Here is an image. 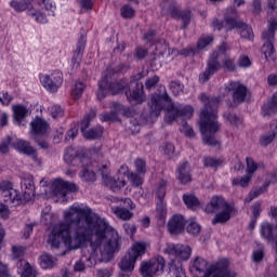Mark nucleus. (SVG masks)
I'll return each instance as SVG.
<instances>
[{
	"mask_svg": "<svg viewBox=\"0 0 277 277\" xmlns=\"http://www.w3.org/2000/svg\"><path fill=\"white\" fill-rule=\"evenodd\" d=\"M65 223H58L52 229L49 242L60 248L62 241L69 250L83 248L90 243L93 253L100 252L103 261H109L114 252L120 250V236L116 229H109L105 219L92 212V209L70 207L64 213Z\"/></svg>",
	"mask_w": 277,
	"mask_h": 277,
	"instance_id": "f257e3e1",
	"label": "nucleus"
},
{
	"mask_svg": "<svg viewBox=\"0 0 277 277\" xmlns=\"http://www.w3.org/2000/svg\"><path fill=\"white\" fill-rule=\"evenodd\" d=\"M124 70V65L120 64L116 69L108 70L107 79H109V72H122ZM142 75L137 74L132 76L130 80L123 78L121 80H115L107 82L108 92L116 96L120 92L124 91L126 97L129 103L133 105H142L146 101V95H144V83L140 80Z\"/></svg>",
	"mask_w": 277,
	"mask_h": 277,
	"instance_id": "f03ea898",
	"label": "nucleus"
},
{
	"mask_svg": "<svg viewBox=\"0 0 277 277\" xmlns=\"http://www.w3.org/2000/svg\"><path fill=\"white\" fill-rule=\"evenodd\" d=\"M150 114L156 118L161 116V110L167 107V121L169 124L174 122L175 118H192L194 116V108L192 106L179 105L177 107L172 104V98L168 95L166 87L160 85L158 88V93L151 95L150 102L148 103Z\"/></svg>",
	"mask_w": 277,
	"mask_h": 277,
	"instance_id": "7ed1b4c3",
	"label": "nucleus"
},
{
	"mask_svg": "<svg viewBox=\"0 0 277 277\" xmlns=\"http://www.w3.org/2000/svg\"><path fill=\"white\" fill-rule=\"evenodd\" d=\"M200 100L206 103L201 109L200 115V131L205 144L208 146H219L220 142L213 136L220 131V123L217 122V105H220L219 97L208 98L206 94L200 95Z\"/></svg>",
	"mask_w": 277,
	"mask_h": 277,
	"instance_id": "20e7f679",
	"label": "nucleus"
},
{
	"mask_svg": "<svg viewBox=\"0 0 277 277\" xmlns=\"http://www.w3.org/2000/svg\"><path fill=\"white\" fill-rule=\"evenodd\" d=\"M24 194L21 196L18 190L14 189L11 182L3 181L0 183V192L4 198V202L11 205H25V202H31L34 196H36V186H34V179L27 177L23 180Z\"/></svg>",
	"mask_w": 277,
	"mask_h": 277,
	"instance_id": "39448f33",
	"label": "nucleus"
},
{
	"mask_svg": "<svg viewBox=\"0 0 277 277\" xmlns=\"http://www.w3.org/2000/svg\"><path fill=\"white\" fill-rule=\"evenodd\" d=\"M190 272L203 274V277H237V273L228 268L226 260H220L209 267V262L200 256L190 262Z\"/></svg>",
	"mask_w": 277,
	"mask_h": 277,
	"instance_id": "423d86ee",
	"label": "nucleus"
},
{
	"mask_svg": "<svg viewBox=\"0 0 277 277\" xmlns=\"http://www.w3.org/2000/svg\"><path fill=\"white\" fill-rule=\"evenodd\" d=\"M64 161L69 163V166H81L82 171L80 172V177L85 183H94L96 181V173L94 172V168H92V163L88 158L79 156L77 154V149L69 147L66 149L64 155Z\"/></svg>",
	"mask_w": 277,
	"mask_h": 277,
	"instance_id": "0eeeda50",
	"label": "nucleus"
},
{
	"mask_svg": "<svg viewBox=\"0 0 277 277\" xmlns=\"http://www.w3.org/2000/svg\"><path fill=\"white\" fill-rule=\"evenodd\" d=\"M206 213H216L212 220V224H225L230 220V214L235 211L233 206L228 205L222 196H213L206 206Z\"/></svg>",
	"mask_w": 277,
	"mask_h": 277,
	"instance_id": "6e6552de",
	"label": "nucleus"
},
{
	"mask_svg": "<svg viewBox=\"0 0 277 277\" xmlns=\"http://www.w3.org/2000/svg\"><path fill=\"white\" fill-rule=\"evenodd\" d=\"M145 245L140 242L134 243L119 263L121 272H123L128 277L131 276V272L135 269V263L142 259V255L145 254Z\"/></svg>",
	"mask_w": 277,
	"mask_h": 277,
	"instance_id": "1a4fd4ad",
	"label": "nucleus"
},
{
	"mask_svg": "<svg viewBox=\"0 0 277 277\" xmlns=\"http://www.w3.org/2000/svg\"><path fill=\"white\" fill-rule=\"evenodd\" d=\"M161 12L164 16L170 15L172 18H175L176 21H182L183 25L181 29H186L187 25L192 23V11H180L179 8H176V3L174 2V0H163L161 2Z\"/></svg>",
	"mask_w": 277,
	"mask_h": 277,
	"instance_id": "9d476101",
	"label": "nucleus"
},
{
	"mask_svg": "<svg viewBox=\"0 0 277 277\" xmlns=\"http://www.w3.org/2000/svg\"><path fill=\"white\" fill-rule=\"evenodd\" d=\"M163 269H166V259L158 255L149 261H143L140 266V274L142 277L161 276Z\"/></svg>",
	"mask_w": 277,
	"mask_h": 277,
	"instance_id": "9b49d317",
	"label": "nucleus"
},
{
	"mask_svg": "<svg viewBox=\"0 0 277 277\" xmlns=\"http://www.w3.org/2000/svg\"><path fill=\"white\" fill-rule=\"evenodd\" d=\"M77 189H79L77 184L62 179H56L52 184V193L56 198H66L68 194H72L77 192Z\"/></svg>",
	"mask_w": 277,
	"mask_h": 277,
	"instance_id": "f8f14e48",
	"label": "nucleus"
},
{
	"mask_svg": "<svg viewBox=\"0 0 277 277\" xmlns=\"http://www.w3.org/2000/svg\"><path fill=\"white\" fill-rule=\"evenodd\" d=\"M164 254L175 256L176 261H188L189 256H192V247L181 243H168L164 248Z\"/></svg>",
	"mask_w": 277,
	"mask_h": 277,
	"instance_id": "ddd939ff",
	"label": "nucleus"
},
{
	"mask_svg": "<svg viewBox=\"0 0 277 277\" xmlns=\"http://www.w3.org/2000/svg\"><path fill=\"white\" fill-rule=\"evenodd\" d=\"M13 148L21 155H25L26 157H30L35 163H40V158H38V150L31 146V143L25 141L23 138H17L12 142Z\"/></svg>",
	"mask_w": 277,
	"mask_h": 277,
	"instance_id": "4468645a",
	"label": "nucleus"
},
{
	"mask_svg": "<svg viewBox=\"0 0 277 277\" xmlns=\"http://www.w3.org/2000/svg\"><path fill=\"white\" fill-rule=\"evenodd\" d=\"M219 55L220 53L217 52L211 54L206 70L199 75L200 83H207V81H209V79L220 70V61L217 60Z\"/></svg>",
	"mask_w": 277,
	"mask_h": 277,
	"instance_id": "2eb2a0df",
	"label": "nucleus"
},
{
	"mask_svg": "<svg viewBox=\"0 0 277 277\" xmlns=\"http://www.w3.org/2000/svg\"><path fill=\"white\" fill-rule=\"evenodd\" d=\"M41 83L45 90L49 92H57L60 85H62V74L60 71H53L52 74H47L40 77Z\"/></svg>",
	"mask_w": 277,
	"mask_h": 277,
	"instance_id": "dca6fc26",
	"label": "nucleus"
},
{
	"mask_svg": "<svg viewBox=\"0 0 277 277\" xmlns=\"http://www.w3.org/2000/svg\"><path fill=\"white\" fill-rule=\"evenodd\" d=\"M163 55H170V48L166 41H163V43H156V53L150 61V67L153 70H159V68H161L163 64Z\"/></svg>",
	"mask_w": 277,
	"mask_h": 277,
	"instance_id": "f3484780",
	"label": "nucleus"
},
{
	"mask_svg": "<svg viewBox=\"0 0 277 277\" xmlns=\"http://www.w3.org/2000/svg\"><path fill=\"white\" fill-rule=\"evenodd\" d=\"M227 92H232L234 103H243L248 96V88L241 82H229L226 85Z\"/></svg>",
	"mask_w": 277,
	"mask_h": 277,
	"instance_id": "a211bd4d",
	"label": "nucleus"
},
{
	"mask_svg": "<svg viewBox=\"0 0 277 277\" xmlns=\"http://www.w3.org/2000/svg\"><path fill=\"white\" fill-rule=\"evenodd\" d=\"M47 131H49V123L44 119L37 117L30 122L31 140H38V137L47 135Z\"/></svg>",
	"mask_w": 277,
	"mask_h": 277,
	"instance_id": "6ab92c4d",
	"label": "nucleus"
},
{
	"mask_svg": "<svg viewBox=\"0 0 277 277\" xmlns=\"http://www.w3.org/2000/svg\"><path fill=\"white\" fill-rule=\"evenodd\" d=\"M185 217L181 214H175L168 222V230L171 235H181L185 230Z\"/></svg>",
	"mask_w": 277,
	"mask_h": 277,
	"instance_id": "aec40b11",
	"label": "nucleus"
},
{
	"mask_svg": "<svg viewBox=\"0 0 277 277\" xmlns=\"http://www.w3.org/2000/svg\"><path fill=\"white\" fill-rule=\"evenodd\" d=\"M88 127H90V120H82L80 131L85 140H98V137L103 136V127L97 126L91 130H88Z\"/></svg>",
	"mask_w": 277,
	"mask_h": 277,
	"instance_id": "412c9836",
	"label": "nucleus"
},
{
	"mask_svg": "<svg viewBox=\"0 0 277 277\" xmlns=\"http://www.w3.org/2000/svg\"><path fill=\"white\" fill-rule=\"evenodd\" d=\"M176 179L181 185H187L192 183V173L189 162H182L176 169Z\"/></svg>",
	"mask_w": 277,
	"mask_h": 277,
	"instance_id": "4be33fe9",
	"label": "nucleus"
},
{
	"mask_svg": "<svg viewBox=\"0 0 277 277\" xmlns=\"http://www.w3.org/2000/svg\"><path fill=\"white\" fill-rule=\"evenodd\" d=\"M169 277H187L185 268L180 261L172 260L169 264Z\"/></svg>",
	"mask_w": 277,
	"mask_h": 277,
	"instance_id": "5701e85b",
	"label": "nucleus"
},
{
	"mask_svg": "<svg viewBox=\"0 0 277 277\" xmlns=\"http://www.w3.org/2000/svg\"><path fill=\"white\" fill-rule=\"evenodd\" d=\"M274 114H277V92L273 94L271 102L268 104H264L262 107L263 118L274 116Z\"/></svg>",
	"mask_w": 277,
	"mask_h": 277,
	"instance_id": "b1692460",
	"label": "nucleus"
},
{
	"mask_svg": "<svg viewBox=\"0 0 277 277\" xmlns=\"http://www.w3.org/2000/svg\"><path fill=\"white\" fill-rule=\"evenodd\" d=\"M105 183H106V186L109 187V189H111V192H114L115 194L120 192V189H122V187L127 185V181L120 176H118L117 179L108 177L105 181Z\"/></svg>",
	"mask_w": 277,
	"mask_h": 277,
	"instance_id": "393cba45",
	"label": "nucleus"
},
{
	"mask_svg": "<svg viewBox=\"0 0 277 277\" xmlns=\"http://www.w3.org/2000/svg\"><path fill=\"white\" fill-rule=\"evenodd\" d=\"M121 172L123 174H127V176L130 179L133 187H140V185H142L144 183V181L137 173L129 172V167H127V166L120 167L119 174H121Z\"/></svg>",
	"mask_w": 277,
	"mask_h": 277,
	"instance_id": "a878e982",
	"label": "nucleus"
},
{
	"mask_svg": "<svg viewBox=\"0 0 277 277\" xmlns=\"http://www.w3.org/2000/svg\"><path fill=\"white\" fill-rule=\"evenodd\" d=\"M264 40H266V41L263 44L261 51H262L265 60L275 61L276 55H274V53H276V50H274V39H264Z\"/></svg>",
	"mask_w": 277,
	"mask_h": 277,
	"instance_id": "bb28decb",
	"label": "nucleus"
},
{
	"mask_svg": "<svg viewBox=\"0 0 277 277\" xmlns=\"http://www.w3.org/2000/svg\"><path fill=\"white\" fill-rule=\"evenodd\" d=\"M183 202L186 205L187 209H190L192 211H196V209H200V200L195 195L184 194Z\"/></svg>",
	"mask_w": 277,
	"mask_h": 277,
	"instance_id": "cd10ccee",
	"label": "nucleus"
},
{
	"mask_svg": "<svg viewBox=\"0 0 277 277\" xmlns=\"http://www.w3.org/2000/svg\"><path fill=\"white\" fill-rule=\"evenodd\" d=\"M83 261H88V267H94V265H96V258L94 254L89 258L82 256L81 261L76 262L74 265V272H83L85 269V263H83Z\"/></svg>",
	"mask_w": 277,
	"mask_h": 277,
	"instance_id": "c85d7f7f",
	"label": "nucleus"
},
{
	"mask_svg": "<svg viewBox=\"0 0 277 277\" xmlns=\"http://www.w3.org/2000/svg\"><path fill=\"white\" fill-rule=\"evenodd\" d=\"M32 1L34 0H13L10 2V5L13 8V10H15V12H25V10H34V5H31Z\"/></svg>",
	"mask_w": 277,
	"mask_h": 277,
	"instance_id": "c756f323",
	"label": "nucleus"
},
{
	"mask_svg": "<svg viewBox=\"0 0 277 277\" xmlns=\"http://www.w3.org/2000/svg\"><path fill=\"white\" fill-rule=\"evenodd\" d=\"M167 189H168V181L160 180L154 192V196L155 198H157L158 202H163V198H166Z\"/></svg>",
	"mask_w": 277,
	"mask_h": 277,
	"instance_id": "7c9ffc66",
	"label": "nucleus"
},
{
	"mask_svg": "<svg viewBox=\"0 0 277 277\" xmlns=\"http://www.w3.org/2000/svg\"><path fill=\"white\" fill-rule=\"evenodd\" d=\"M268 30L263 32L264 40H274L275 31L277 29V15L268 19Z\"/></svg>",
	"mask_w": 277,
	"mask_h": 277,
	"instance_id": "2f4dec72",
	"label": "nucleus"
},
{
	"mask_svg": "<svg viewBox=\"0 0 277 277\" xmlns=\"http://www.w3.org/2000/svg\"><path fill=\"white\" fill-rule=\"evenodd\" d=\"M113 202H120L118 207H115V209H127L130 211H133L135 209V203H133V200L131 198H120V197H113Z\"/></svg>",
	"mask_w": 277,
	"mask_h": 277,
	"instance_id": "473e14b6",
	"label": "nucleus"
},
{
	"mask_svg": "<svg viewBox=\"0 0 277 277\" xmlns=\"http://www.w3.org/2000/svg\"><path fill=\"white\" fill-rule=\"evenodd\" d=\"M13 114L16 122H23V120L27 117V114H29V110L23 105H15L13 106Z\"/></svg>",
	"mask_w": 277,
	"mask_h": 277,
	"instance_id": "72a5a7b5",
	"label": "nucleus"
},
{
	"mask_svg": "<svg viewBox=\"0 0 277 277\" xmlns=\"http://www.w3.org/2000/svg\"><path fill=\"white\" fill-rule=\"evenodd\" d=\"M108 78L107 76H103L98 81V90H97V98L101 101L107 96V92H109V88L107 87Z\"/></svg>",
	"mask_w": 277,
	"mask_h": 277,
	"instance_id": "f704fd0d",
	"label": "nucleus"
},
{
	"mask_svg": "<svg viewBox=\"0 0 277 277\" xmlns=\"http://www.w3.org/2000/svg\"><path fill=\"white\" fill-rule=\"evenodd\" d=\"M238 29L241 38H245L246 40H252L254 38V32L252 31V27H250L248 24L241 22L238 25Z\"/></svg>",
	"mask_w": 277,
	"mask_h": 277,
	"instance_id": "c9c22d12",
	"label": "nucleus"
},
{
	"mask_svg": "<svg viewBox=\"0 0 277 277\" xmlns=\"http://www.w3.org/2000/svg\"><path fill=\"white\" fill-rule=\"evenodd\" d=\"M17 267L22 272V277H34V271L31 269V264L26 260H21L17 263Z\"/></svg>",
	"mask_w": 277,
	"mask_h": 277,
	"instance_id": "e433bc0d",
	"label": "nucleus"
},
{
	"mask_svg": "<svg viewBox=\"0 0 277 277\" xmlns=\"http://www.w3.org/2000/svg\"><path fill=\"white\" fill-rule=\"evenodd\" d=\"M113 212L117 217H119V220H123L124 222H128V220L133 217V212L124 208H113Z\"/></svg>",
	"mask_w": 277,
	"mask_h": 277,
	"instance_id": "4c0bfd02",
	"label": "nucleus"
},
{
	"mask_svg": "<svg viewBox=\"0 0 277 277\" xmlns=\"http://www.w3.org/2000/svg\"><path fill=\"white\" fill-rule=\"evenodd\" d=\"M40 259H41V267L43 269L55 267V263H57V260L55 258H52L51 254L49 253L42 254Z\"/></svg>",
	"mask_w": 277,
	"mask_h": 277,
	"instance_id": "58836bf2",
	"label": "nucleus"
},
{
	"mask_svg": "<svg viewBox=\"0 0 277 277\" xmlns=\"http://www.w3.org/2000/svg\"><path fill=\"white\" fill-rule=\"evenodd\" d=\"M166 215H168V210H166V202L157 201V205H156L157 220H160V222H166Z\"/></svg>",
	"mask_w": 277,
	"mask_h": 277,
	"instance_id": "ea45409f",
	"label": "nucleus"
},
{
	"mask_svg": "<svg viewBox=\"0 0 277 277\" xmlns=\"http://www.w3.org/2000/svg\"><path fill=\"white\" fill-rule=\"evenodd\" d=\"M83 90H85V84L83 82H76L71 89V96L75 101L81 98L83 95Z\"/></svg>",
	"mask_w": 277,
	"mask_h": 277,
	"instance_id": "a19ab883",
	"label": "nucleus"
},
{
	"mask_svg": "<svg viewBox=\"0 0 277 277\" xmlns=\"http://www.w3.org/2000/svg\"><path fill=\"white\" fill-rule=\"evenodd\" d=\"M224 163V160L220 158H213V157H203V166L206 168H220Z\"/></svg>",
	"mask_w": 277,
	"mask_h": 277,
	"instance_id": "79ce46f5",
	"label": "nucleus"
},
{
	"mask_svg": "<svg viewBox=\"0 0 277 277\" xmlns=\"http://www.w3.org/2000/svg\"><path fill=\"white\" fill-rule=\"evenodd\" d=\"M267 187H269V184H266L264 186H261L260 188H255L251 190L248 197L245 199V202H252V200H254V198H259V196H261V194H263L265 189H267Z\"/></svg>",
	"mask_w": 277,
	"mask_h": 277,
	"instance_id": "37998d69",
	"label": "nucleus"
},
{
	"mask_svg": "<svg viewBox=\"0 0 277 277\" xmlns=\"http://www.w3.org/2000/svg\"><path fill=\"white\" fill-rule=\"evenodd\" d=\"M212 42H213V37L211 36L201 37L197 42V47L195 48L197 53H200V51H202L206 47H209V44Z\"/></svg>",
	"mask_w": 277,
	"mask_h": 277,
	"instance_id": "c03bdc74",
	"label": "nucleus"
},
{
	"mask_svg": "<svg viewBox=\"0 0 277 277\" xmlns=\"http://www.w3.org/2000/svg\"><path fill=\"white\" fill-rule=\"evenodd\" d=\"M264 256H265V247L260 245L259 248L256 250H254L252 253V261L254 263H261V261H263Z\"/></svg>",
	"mask_w": 277,
	"mask_h": 277,
	"instance_id": "a18cd8bd",
	"label": "nucleus"
},
{
	"mask_svg": "<svg viewBox=\"0 0 277 277\" xmlns=\"http://www.w3.org/2000/svg\"><path fill=\"white\" fill-rule=\"evenodd\" d=\"M250 181H252V176L243 175L241 177L233 179L232 183L233 185H240V187H248V185H250Z\"/></svg>",
	"mask_w": 277,
	"mask_h": 277,
	"instance_id": "49530a36",
	"label": "nucleus"
},
{
	"mask_svg": "<svg viewBox=\"0 0 277 277\" xmlns=\"http://www.w3.org/2000/svg\"><path fill=\"white\" fill-rule=\"evenodd\" d=\"M225 23V29L226 31H232V29H239V25H241V22H237L235 18L233 17H226L224 19Z\"/></svg>",
	"mask_w": 277,
	"mask_h": 277,
	"instance_id": "de8ad7c7",
	"label": "nucleus"
},
{
	"mask_svg": "<svg viewBox=\"0 0 277 277\" xmlns=\"http://www.w3.org/2000/svg\"><path fill=\"white\" fill-rule=\"evenodd\" d=\"M10 144L12 146V137L6 136L0 144V155H8L10 153Z\"/></svg>",
	"mask_w": 277,
	"mask_h": 277,
	"instance_id": "09e8293b",
	"label": "nucleus"
},
{
	"mask_svg": "<svg viewBox=\"0 0 277 277\" xmlns=\"http://www.w3.org/2000/svg\"><path fill=\"white\" fill-rule=\"evenodd\" d=\"M183 83H181L180 81H171L170 90L175 96H179V94H183Z\"/></svg>",
	"mask_w": 277,
	"mask_h": 277,
	"instance_id": "8fccbe9b",
	"label": "nucleus"
},
{
	"mask_svg": "<svg viewBox=\"0 0 277 277\" xmlns=\"http://www.w3.org/2000/svg\"><path fill=\"white\" fill-rule=\"evenodd\" d=\"M223 116L226 118V120H228V122H230V124H234V127H239V124L242 122L241 118L235 114L225 113Z\"/></svg>",
	"mask_w": 277,
	"mask_h": 277,
	"instance_id": "3c124183",
	"label": "nucleus"
},
{
	"mask_svg": "<svg viewBox=\"0 0 277 277\" xmlns=\"http://www.w3.org/2000/svg\"><path fill=\"white\" fill-rule=\"evenodd\" d=\"M236 68L237 66L233 58H225L223 62V70H225V72H235Z\"/></svg>",
	"mask_w": 277,
	"mask_h": 277,
	"instance_id": "603ef678",
	"label": "nucleus"
},
{
	"mask_svg": "<svg viewBox=\"0 0 277 277\" xmlns=\"http://www.w3.org/2000/svg\"><path fill=\"white\" fill-rule=\"evenodd\" d=\"M134 163H135L136 172L138 174H143V175L146 174V161H144V159L137 158Z\"/></svg>",
	"mask_w": 277,
	"mask_h": 277,
	"instance_id": "864d4df0",
	"label": "nucleus"
},
{
	"mask_svg": "<svg viewBox=\"0 0 277 277\" xmlns=\"http://www.w3.org/2000/svg\"><path fill=\"white\" fill-rule=\"evenodd\" d=\"M133 14H135V10L130 5H124L121 8V16L122 18H133Z\"/></svg>",
	"mask_w": 277,
	"mask_h": 277,
	"instance_id": "5fc2aeb1",
	"label": "nucleus"
},
{
	"mask_svg": "<svg viewBox=\"0 0 277 277\" xmlns=\"http://www.w3.org/2000/svg\"><path fill=\"white\" fill-rule=\"evenodd\" d=\"M180 55H183L184 57H194V55H198V50H196V48L187 47L180 51Z\"/></svg>",
	"mask_w": 277,
	"mask_h": 277,
	"instance_id": "6e6d98bb",
	"label": "nucleus"
},
{
	"mask_svg": "<svg viewBox=\"0 0 277 277\" xmlns=\"http://www.w3.org/2000/svg\"><path fill=\"white\" fill-rule=\"evenodd\" d=\"M50 114L52 116V118H62V116H64V109H62V106H52L50 109Z\"/></svg>",
	"mask_w": 277,
	"mask_h": 277,
	"instance_id": "4d7b16f0",
	"label": "nucleus"
},
{
	"mask_svg": "<svg viewBox=\"0 0 277 277\" xmlns=\"http://www.w3.org/2000/svg\"><path fill=\"white\" fill-rule=\"evenodd\" d=\"M123 230L124 233H127V235H130V237H133V235L137 233V226H135V224L124 223Z\"/></svg>",
	"mask_w": 277,
	"mask_h": 277,
	"instance_id": "13d9d810",
	"label": "nucleus"
},
{
	"mask_svg": "<svg viewBox=\"0 0 277 277\" xmlns=\"http://www.w3.org/2000/svg\"><path fill=\"white\" fill-rule=\"evenodd\" d=\"M186 230L189 235H198L200 233V224L193 222L187 225Z\"/></svg>",
	"mask_w": 277,
	"mask_h": 277,
	"instance_id": "bf43d9fd",
	"label": "nucleus"
},
{
	"mask_svg": "<svg viewBox=\"0 0 277 277\" xmlns=\"http://www.w3.org/2000/svg\"><path fill=\"white\" fill-rule=\"evenodd\" d=\"M102 122H114L116 120V111L104 113L100 115Z\"/></svg>",
	"mask_w": 277,
	"mask_h": 277,
	"instance_id": "052dcab7",
	"label": "nucleus"
},
{
	"mask_svg": "<svg viewBox=\"0 0 277 277\" xmlns=\"http://www.w3.org/2000/svg\"><path fill=\"white\" fill-rule=\"evenodd\" d=\"M25 254V248L19 246L12 247V259H21Z\"/></svg>",
	"mask_w": 277,
	"mask_h": 277,
	"instance_id": "680f3d73",
	"label": "nucleus"
},
{
	"mask_svg": "<svg viewBox=\"0 0 277 277\" xmlns=\"http://www.w3.org/2000/svg\"><path fill=\"white\" fill-rule=\"evenodd\" d=\"M259 166L256 164V162H254V160L252 158H247V172L249 174H254V172H256Z\"/></svg>",
	"mask_w": 277,
	"mask_h": 277,
	"instance_id": "e2e57ef3",
	"label": "nucleus"
},
{
	"mask_svg": "<svg viewBox=\"0 0 277 277\" xmlns=\"http://www.w3.org/2000/svg\"><path fill=\"white\" fill-rule=\"evenodd\" d=\"M29 16L35 18L37 23H42V24L48 23L47 16H44L42 12H32V13H29Z\"/></svg>",
	"mask_w": 277,
	"mask_h": 277,
	"instance_id": "0e129e2a",
	"label": "nucleus"
},
{
	"mask_svg": "<svg viewBox=\"0 0 277 277\" xmlns=\"http://www.w3.org/2000/svg\"><path fill=\"white\" fill-rule=\"evenodd\" d=\"M251 62H250V57H248L247 55H241L238 58V66L239 68H248L249 66H251Z\"/></svg>",
	"mask_w": 277,
	"mask_h": 277,
	"instance_id": "69168bd1",
	"label": "nucleus"
},
{
	"mask_svg": "<svg viewBox=\"0 0 277 277\" xmlns=\"http://www.w3.org/2000/svg\"><path fill=\"white\" fill-rule=\"evenodd\" d=\"M268 14L272 16L277 15V0H268Z\"/></svg>",
	"mask_w": 277,
	"mask_h": 277,
	"instance_id": "338daca9",
	"label": "nucleus"
},
{
	"mask_svg": "<svg viewBox=\"0 0 277 277\" xmlns=\"http://www.w3.org/2000/svg\"><path fill=\"white\" fill-rule=\"evenodd\" d=\"M0 103L2 105H10L12 103V97L8 92H1L0 93Z\"/></svg>",
	"mask_w": 277,
	"mask_h": 277,
	"instance_id": "774afa93",
	"label": "nucleus"
}]
</instances>
